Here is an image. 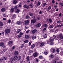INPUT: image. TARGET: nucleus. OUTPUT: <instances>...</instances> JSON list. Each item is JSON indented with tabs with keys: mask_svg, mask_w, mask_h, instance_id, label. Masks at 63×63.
<instances>
[{
	"mask_svg": "<svg viewBox=\"0 0 63 63\" xmlns=\"http://www.w3.org/2000/svg\"><path fill=\"white\" fill-rule=\"evenodd\" d=\"M11 20H8V23H10V22H11Z\"/></svg>",
	"mask_w": 63,
	"mask_h": 63,
	"instance_id": "59",
	"label": "nucleus"
},
{
	"mask_svg": "<svg viewBox=\"0 0 63 63\" xmlns=\"http://www.w3.org/2000/svg\"><path fill=\"white\" fill-rule=\"evenodd\" d=\"M24 43H28V40H25L24 41Z\"/></svg>",
	"mask_w": 63,
	"mask_h": 63,
	"instance_id": "41",
	"label": "nucleus"
},
{
	"mask_svg": "<svg viewBox=\"0 0 63 63\" xmlns=\"http://www.w3.org/2000/svg\"><path fill=\"white\" fill-rule=\"evenodd\" d=\"M41 25L40 23H38L36 25V26L37 27H39L41 26Z\"/></svg>",
	"mask_w": 63,
	"mask_h": 63,
	"instance_id": "21",
	"label": "nucleus"
},
{
	"mask_svg": "<svg viewBox=\"0 0 63 63\" xmlns=\"http://www.w3.org/2000/svg\"><path fill=\"white\" fill-rule=\"evenodd\" d=\"M36 21V20L35 19L32 20H31V22L32 23H35Z\"/></svg>",
	"mask_w": 63,
	"mask_h": 63,
	"instance_id": "7",
	"label": "nucleus"
},
{
	"mask_svg": "<svg viewBox=\"0 0 63 63\" xmlns=\"http://www.w3.org/2000/svg\"><path fill=\"white\" fill-rule=\"evenodd\" d=\"M60 22H61V21L60 20H59L57 21V23H59Z\"/></svg>",
	"mask_w": 63,
	"mask_h": 63,
	"instance_id": "57",
	"label": "nucleus"
},
{
	"mask_svg": "<svg viewBox=\"0 0 63 63\" xmlns=\"http://www.w3.org/2000/svg\"><path fill=\"white\" fill-rule=\"evenodd\" d=\"M21 35H20V34H19L18 35V37L19 38H21Z\"/></svg>",
	"mask_w": 63,
	"mask_h": 63,
	"instance_id": "49",
	"label": "nucleus"
},
{
	"mask_svg": "<svg viewBox=\"0 0 63 63\" xmlns=\"http://www.w3.org/2000/svg\"><path fill=\"white\" fill-rule=\"evenodd\" d=\"M7 51V49H4L3 50V51H4V52H5V51Z\"/></svg>",
	"mask_w": 63,
	"mask_h": 63,
	"instance_id": "55",
	"label": "nucleus"
},
{
	"mask_svg": "<svg viewBox=\"0 0 63 63\" xmlns=\"http://www.w3.org/2000/svg\"><path fill=\"white\" fill-rule=\"evenodd\" d=\"M20 11V10H19L17 9L15 11V13L17 14V13H19V12Z\"/></svg>",
	"mask_w": 63,
	"mask_h": 63,
	"instance_id": "16",
	"label": "nucleus"
},
{
	"mask_svg": "<svg viewBox=\"0 0 63 63\" xmlns=\"http://www.w3.org/2000/svg\"><path fill=\"white\" fill-rule=\"evenodd\" d=\"M47 5V4L46 3H44L43 4V7H45Z\"/></svg>",
	"mask_w": 63,
	"mask_h": 63,
	"instance_id": "31",
	"label": "nucleus"
},
{
	"mask_svg": "<svg viewBox=\"0 0 63 63\" xmlns=\"http://www.w3.org/2000/svg\"><path fill=\"white\" fill-rule=\"evenodd\" d=\"M35 44H34L32 45L31 46V48H33L34 47H35Z\"/></svg>",
	"mask_w": 63,
	"mask_h": 63,
	"instance_id": "26",
	"label": "nucleus"
},
{
	"mask_svg": "<svg viewBox=\"0 0 63 63\" xmlns=\"http://www.w3.org/2000/svg\"><path fill=\"white\" fill-rule=\"evenodd\" d=\"M43 26L44 27H47L48 25L47 24H44Z\"/></svg>",
	"mask_w": 63,
	"mask_h": 63,
	"instance_id": "27",
	"label": "nucleus"
},
{
	"mask_svg": "<svg viewBox=\"0 0 63 63\" xmlns=\"http://www.w3.org/2000/svg\"><path fill=\"white\" fill-rule=\"evenodd\" d=\"M37 32V30L36 29H34L32 31V33L33 34H34L35 33H36Z\"/></svg>",
	"mask_w": 63,
	"mask_h": 63,
	"instance_id": "6",
	"label": "nucleus"
},
{
	"mask_svg": "<svg viewBox=\"0 0 63 63\" xmlns=\"http://www.w3.org/2000/svg\"><path fill=\"white\" fill-rule=\"evenodd\" d=\"M13 3L14 4H16L17 3V1L16 0H14L13 1Z\"/></svg>",
	"mask_w": 63,
	"mask_h": 63,
	"instance_id": "32",
	"label": "nucleus"
},
{
	"mask_svg": "<svg viewBox=\"0 0 63 63\" xmlns=\"http://www.w3.org/2000/svg\"><path fill=\"white\" fill-rule=\"evenodd\" d=\"M19 34H20V35H23V34L22 32H20Z\"/></svg>",
	"mask_w": 63,
	"mask_h": 63,
	"instance_id": "52",
	"label": "nucleus"
},
{
	"mask_svg": "<svg viewBox=\"0 0 63 63\" xmlns=\"http://www.w3.org/2000/svg\"><path fill=\"white\" fill-rule=\"evenodd\" d=\"M29 23V20H26V21L25 22V24H27L28 23Z\"/></svg>",
	"mask_w": 63,
	"mask_h": 63,
	"instance_id": "15",
	"label": "nucleus"
},
{
	"mask_svg": "<svg viewBox=\"0 0 63 63\" xmlns=\"http://www.w3.org/2000/svg\"><path fill=\"white\" fill-rule=\"evenodd\" d=\"M11 11L12 12H13L14 11V8H12L11 9Z\"/></svg>",
	"mask_w": 63,
	"mask_h": 63,
	"instance_id": "47",
	"label": "nucleus"
},
{
	"mask_svg": "<svg viewBox=\"0 0 63 63\" xmlns=\"http://www.w3.org/2000/svg\"><path fill=\"white\" fill-rule=\"evenodd\" d=\"M7 59V57H4L2 58V60H5Z\"/></svg>",
	"mask_w": 63,
	"mask_h": 63,
	"instance_id": "25",
	"label": "nucleus"
},
{
	"mask_svg": "<svg viewBox=\"0 0 63 63\" xmlns=\"http://www.w3.org/2000/svg\"><path fill=\"white\" fill-rule=\"evenodd\" d=\"M18 57V56L16 55L14 57V59L15 60H16L17 59V58Z\"/></svg>",
	"mask_w": 63,
	"mask_h": 63,
	"instance_id": "11",
	"label": "nucleus"
},
{
	"mask_svg": "<svg viewBox=\"0 0 63 63\" xmlns=\"http://www.w3.org/2000/svg\"><path fill=\"white\" fill-rule=\"evenodd\" d=\"M43 13V12L41 11H40L39 12V14H40V15H41V14H42Z\"/></svg>",
	"mask_w": 63,
	"mask_h": 63,
	"instance_id": "50",
	"label": "nucleus"
},
{
	"mask_svg": "<svg viewBox=\"0 0 63 63\" xmlns=\"http://www.w3.org/2000/svg\"><path fill=\"white\" fill-rule=\"evenodd\" d=\"M22 23V22L21 21H18L17 22L16 24L17 25H20Z\"/></svg>",
	"mask_w": 63,
	"mask_h": 63,
	"instance_id": "9",
	"label": "nucleus"
},
{
	"mask_svg": "<svg viewBox=\"0 0 63 63\" xmlns=\"http://www.w3.org/2000/svg\"><path fill=\"white\" fill-rule=\"evenodd\" d=\"M37 5V6H40V5H41V2H40V1H38Z\"/></svg>",
	"mask_w": 63,
	"mask_h": 63,
	"instance_id": "22",
	"label": "nucleus"
},
{
	"mask_svg": "<svg viewBox=\"0 0 63 63\" xmlns=\"http://www.w3.org/2000/svg\"><path fill=\"white\" fill-rule=\"evenodd\" d=\"M33 5V3H32L30 4V5H29V6H32Z\"/></svg>",
	"mask_w": 63,
	"mask_h": 63,
	"instance_id": "61",
	"label": "nucleus"
},
{
	"mask_svg": "<svg viewBox=\"0 0 63 63\" xmlns=\"http://www.w3.org/2000/svg\"><path fill=\"white\" fill-rule=\"evenodd\" d=\"M46 44H49L50 45H53L54 44V43L53 42H50L49 41L46 42Z\"/></svg>",
	"mask_w": 63,
	"mask_h": 63,
	"instance_id": "3",
	"label": "nucleus"
},
{
	"mask_svg": "<svg viewBox=\"0 0 63 63\" xmlns=\"http://www.w3.org/2000/svg\"><path fill=\"white\" fill-rule=\"evenodd\" d=\"M51 50H52V52L53 53H54V52H55V51H56L55 49V48H51Z\"/></svg>",
	"mask_w": 63,
	"mask_h": 63,
	"instance_id": "12",
	"label": "nucleus"
},
{
	"mask_svg": "<svg viewBox=\"0 0 63 63\" xmlns=\"http://www.w3.org/2000/svg\"><path fill=\"white\" fill-rule=\"evenodd\" d=\"M14 8L15 9H17L18 8V7H17V5L15 6L14 7Z\"/></svg>",
	"mask_w": 63,
	"mask_h": 63,
	"instance_id": "40",
	"label": "nucleus"
},
{
	"mask_svg": "<svg viewBox=\"0 0 63 63\" xmlns=\"http://www.w3.org/2000/svg\"><path fill=\"white\" fill-rule=\"evenodd\" d=\"M36 62H39V60H38V59H36Z\"/></svg>",
	"mask_w": 63,
	"mask_h": 63,
	"instance_id": "63",
	"label": "nucleus"
},
{
	"mask_svg": "<svg viewBox=\"0 0 63 63\" xmlns=\"http://www.w3.org/2000/svg\"><path fill=\"white\" fill-rule=\"evenodd\" d=\"M20 31H21V30L20 29H18L17 31V33H19L20 32Z\"/></svg>",
	"mask_w": 63,
	"mask_h": 63,
	"instance_id": "29",
	"label": "nucleus"
},
{
	"mask_svg": "<svg viewBox=\"0 0 63 63\" xmlns=\"http://www.w3.org/2000/svg\"><path fill=\"white\" fill-rule=\"evenodd\" d=\"M14 58H11L10 59V61L11 62H13L14 61Z\"/></svg>",
	"mask_w": 63,
	"mask_h": 63,
	"instance_id": "39",
	"label": "nucleus"
},
{
	"mask_svg": "<svg viewBox=\"0 0 63 63\" xmlns=\"http://www.w3.org/2000/svg\"><path fill=\"white\" fill-rule=\"evenodd\" d=\"M29 53H33V50H29Z\"/></svg>",
	"mask_w": 63,
	"mask_h": 63,
	"instance_id": "34",
	"label": "nucleus"
},
{
	"mask_svg": "<svg viewBox=\"0 0 63 63\" xmlns=\"http://www.w3.org/2000/svg\"><path fill=\"white\" fill-rule=\"evenodd\" d=\"M41 19V18H40V17L39 16H38L36 18V20H40Z\"/></svg>",
	"mask_w": 63,
	"mask_h": 63,
	"instance_id": "28",
	"label": "nucleus"
},
{
	"mask_svg": "<svg viewBox=\"0 0 63 63\" xmlns=\"http://www.w3.org/2000/svg\"><path fill=\"white\" fill-rule=\"evenodd\" d=\"M59 37H60V38L61 39H62L63 38L62 35V34H60L59 35Z\"/></svg>",
	"mask_w": 63,
	"mask_h": 63,
	"instance_id": "10",
	"label": "nucleus"
},
{
	"mask_svg": "<svg viewBox=\"0 0 63 63\" xmlns=\"http://www.w3.org/2000/svg\"><path fill=\"white\" fill-rule=\"evenodd\" d=\"M0 25L1 26H2L3 25V23L1 22L0 23Z\"/></svg>",
	"mask_w": 63,
	"mask_h": 63,
	"instance_id": "43",
	"label": "nucleus"
},
{
	"mask_svg": "<svg viewBox=\"0 0 63 63\" xmlns=\"http://www.w3.org/2000/svg\"><path fill=\"white\" fill-rule=\"evenodd\" d=\"M21 57L20 56H18V57H17V59L18 60H19L21 59Z\"/></svg>",
	"mask_w": 63,
	"mask_h": 63,
	"instance_id": "23",
	"label": "nucleus"
},
{
	"mask_svg": "<svg viewBox=\"0 0 63 63\" xmlns=\"http://www.w3.org/2000/svg\"><path fill=\"white\" fill-rule=\"evenodd\" d=\"M15 47H16L15 46H13L12 48V49L14 50V49L15 48Z\"/></svg>",
	"mask_w": 63,
	"mask_h": 63,
	"instance_id": "48",
	"label": "nucleus"
},
{
	"mask_svg": "<svg viewBox=\"0 0 63 63\" xmlns=\"http://www.w3.org/2000/svg\"><path fill=\"white\" fill-rule=\"evenodd\" d=\"M10 30L9 29H7L5 30V33L6 34H9L10 32Z\"/></svg>",
	"mask_w": 63,
	"mask_h": 63,
	"instance_id": "1",
	"label": "nucleus"
},
{
	"mask_svg": "<svg viewBox=\"0 0 63 63\" xmlns=\"http://www.w3.org/2000/svg\"><path fill=\"white\" fill-rule=\"evenodd\" d=\"M13 18H16V14H14L13 16Z\"/></svg>",
	"mask_w": 63,
	"mask_h": 63,
	"instance_id": "35",
	"label": "nucleus"
},
{
	"mask_svg": "<svg viewBox=\"0 0 63 63\" xmlns=\"http://www.w3.org/2000/svg\"><path fill=\"white\" fill-rule=\"evenodd\" d=\"M39 57L40 59H43V56H40Z\"/></svg>",
	"mask_w": 63,
	"mask_h": 63,
	"instance_id": "45",
	"label": "nucleus"
},
{
	"mask_svg": "<svg viewBox=\"0 0 63 63\" xmlns=\"http://www.w3.org/2000/svg\"><path fill=\"white\" fill-rule=\"evenodd\" d=\"M26 19H29V18H30V16H29L27 15L26 16Z\"/></svg>",
	"mask_w": 63,
	"mask_h": 63,
	"instance_id": "30",
	"label": "nucleus"
},
{
	"mask_svg": "<svg viewBox=\"0 0 63 63\" xmlns=\"http://www.w3.org/2000/svg\"><path fill=\"white\" fill-rule=\"evenodd\" d=\"M38 55V54L37 52H35L33 54L34 57H37Z\"/></svg>",
	"mask_w": 63,
	"mask_h": 63,
	"instance_id": "5",
	"label": "nucleus"
},
{
	"mask_svg": "<svg viewBox=\"0 0 63 63\" xmlns=\"http://www.w3.org/2000/svg\"><path fill=\"white\" fill-rule=\"evenodd\" d=\"M45 43L44 42H42L40 44V46L41 47H43Z\"/></svg>",
	"mask_w": 63,
	"mask_h": 63,
	"instance_id": "17",
	"label": "nucleus"
},
{
	"mask_svg": "<svg viewBox=\"0 0 63 63\" xmlns=\"http://www.w3.org/2000/svg\"><path fill=\"white\" fill-rule=\"evenodd\" d=\"M47 30V28H45L43 29V31H45V30Z\"/></svg>",
	"mask_w": 63,
	"mask_h": 63,
	"instance_id": "58",
	"label": "nucleus"
},
{
	"mask_svg": "<svg viewBox=\"0 0 63 63\" xmlns=\"http://www.w3.org/2000/svg\"><path fill=\"white\" fill-rule=\"evenodd\" d=\"M44 53H45V55H47V54H48V52L47 51H45V52H44Z\"/></svg>",
	"mask_w": 63,
	"mask_h": 63,
	"instance_id": "37",
	"label": "nucleus"
},
{
	"mask_svg": "<svg viewBox=\"0 0 63 63\" xmlns=\"http://www.w3.org/2000/svg\"><path fill=\"white\" fill-rule=\"evenodd\" d=\"M29 15L30 16H33V13H30Z\"/></svg>",
	"mask_w": 63,
	"mask_h": 63,
	"instance_id": "42",
	"label": "nucleus"
},
{
	"mask_svg": "<svg viewBox=\"0 0 63 63\" xmlns=\"http://www.w3.org/2000/svg\"><path fill=\"white\" fill-rule=\"evenodd\" d=\"M24 8H26V9H29V6H28L27 5H25L23 6Z\"/></svg>",
	"mask_w": 63,
	"mask_h": 63,
	"instance_id": "8",
	"label": "nucleus"
},
{
	"mask_svg": "<svg viewBox=\"0 0 63 63\" xmlns=\"http://www.w3.org/2000/svg\"><path fill=\"white\" fill-rule=\"evenodd\" d=\"M57 27H61V25H57Z\"/></svg>",
	"mask_w": 63,
	"mask_h": 63,
	"instance_id": "54",
	"label": "nucleus"
},
{
	"mask_svg": "<svg viewBox=\"0 0 63 63\" xmlns=\"http://www.w3.org/2000/svg\"><path fill=\"white\" fill-rule=\"evenodd\" d=\"M49 28H53V25H50L49 26Z\"/></svg>",
	"mask_w": 63,
	"mask_h": 63,
	"instance_id": "38",
	"label": "nucleus"
},
{
	"mask_svg": "<svg viewBox=\"0 0 63 63\" xmlns=\"http://www.w3.org/2000/svg\"><path fill=\"white\" fill-rule=\"evenodd\" d=\"M2 15L3 16H4V17H6V15L5 14H2Z\"/></svg>",
	"mask_w": 63,
	"mask_h": 63,
	"instance_id": "60",
	"label": "nucleus"
},
{
	"mask_svg": "<svg viewBox=\"0 0 63 63\" xmlns=\"http://www.w3.org/2000/svg\"><path fill=\"white\" fill-rule=\"evenodd\" d=\"M21 3H20L18 5V7L19 8V7H21Z\"/></svg>",
	"mask_w": 63,
	"mask_h": 63,
	"instance_id": "36",
	"label": "nucleus"
},
{
	"mask_svg": "<svg viewBox=\"0 0 63 63\" xmlns=\"http://www.w3.org/2000/svg\"><path fill=\"white\" fill-rule=\"evenodd\" d=\"M52 3L54 4L55 3V1L54 0H52Z\"/></svg>",
	"mask_w": 63,
	"mask_h": 63,
	"instance_id": "56",
	"label": "nucleus"
},
{
	"mask_svg": "<svg viewBox=\"0 0 63 63\" xmlns=\"http://www.w3.org/2000/svg\"><path fill=\"white\" fill-rule=\"evenodd\" d=\"M56 51L58 53H59V49L58 48L56 50Z\"/></svg>",
	"mask_w": 63,
	"mask_h": 63,
	"instance_id": "44",
	"label": "nucleus"
},
{
	"mask_svg": "<svg viewBox=\"0 0 63 63\" xmlns=\"http://www.w3.org/2000/svg\"><path fill=\"white\" fill-rule=\"evenodd\" d=\"M51 9V7L50 6H49L48 7V8L47 9V11H49V10H50Z\"/></svg>",
	"mask_w": 63,
	"mask_h": 63,
	"instance_id": "14",
	"label": "nucleus"
},
{
	"mask_svg": "<svg viewBox=\"0 0 63 63\" xmlns=\"http://www.w3.org/2000/svg\"><path fill=\"white\" fill-rule=\"evenodd\" d=\"M8 44L10 47H12L13 45V42L12 41H10L9 42Z\"/></svg>",
	"mask_w": 63,
	"mask_h": 63,
	"instance_id": "2",
	"label": "nucleus"
},
{
	"mask_svg": "<svg viewBox=\"0 0 63 63\" xmlns=\"http://www.w3.org/2000/svg\"><path fill=\"white\" fill-rule=\"evenodd\" d=\"M15 54L16 55H18V52L17 51H16L15 52Z\"/></svg>",
	"mask_w": 63,
	"mask_h": 63,
	"instance_id": "18",
	"label": "nucleus"
},
{
	"mask_svg": "<svg viewBox=\"0 0 63 63\" xmlns=\"http://www.w3.org/2000/svg\"><path fill=\"white\" fill-rule=\"evenodd\" d=\"M59 4L60 5H61V6H63V3H61V2H60L59 3Z\"/></svg>",
	"mask_w": 63,
	"mask_h": 63,
	"instance_id": "46",
	"label": "nucleus"
},
{
	"mask_svg": "<svg viewBox=\"0 0 63 63\" xmlns=\"http://www.w3.org/2000/svg\"><path fill=\"white\" fill-rule=\"evenodd\" d=\"M49 57L51 58H53L54 57V56L52 54H51L50 55Z\"/></svg>",
	"mask_w": 63,
	"mask_h": 63,
	"instance_id": "19",
	"label": "nucleus"
},
{
	"mask_svg": "<svg viewBox=\"0 0 63 63\" xmlns=\"http://www.w3.org/2000/svg\"><path fill=\"white\" fill-rule=\"evenodd\" d=\"M0 47H5V45H4V43H1L0 44Z\"/></svg>",
	"mask_w": 63,
	"mask_h": 63,
	"instance_id": "4",
	"label": "nucleus"
},
{
	"mask_svg": "<svg viewBox=\"0 0 63 63\" xmlns=\"http://www.w3.org/2000/svg\"><path fill=\"white\" fill-rule=\"evenodd\" d=\"M62 16V14L61 13H60L59 15V16Z\"/></svg>",
	"mask_w": 63,
	"mask_h": 63,
	"instance_id": "62",
	"label": "nucleus"
},
{
	"mask_svg": "<svg viewBox=\"0 0 63 63\" xmlns=\"http://www.w3.org/2000/svg\"><path fill=\"white\" fill-rule=\"evenodd\" d=\"M49 21L50 22H52V20H51V19H49Z\"/></svg>",
	"mask_w": 63,
	"mask_h": 63,
	"instance_id": "53",
	"label": "nucleus"
},
{
	"mask_svg": "<svg viewBox=\"0 0 63 63\" xmlns=\"http://www.w3.org/2000/svg\"><path fill=\"white\" fill-rule=\"evenodd\" d=\"M54 41V39H51L50 40V42H53Z\"/></svg>",
	"mask_w": 63,
	"mask_h": 63,
	"instance_id": "51",
	"label": "nucleus"
},
{
	"mask_svg": "<svg viewBox=\"0 0 63 63\" xmlns=\"http://www.w3.org/2000/svg\"><path fill=\"white\" fill-rule=\"evenodd\" d=\"M25 37L26 39H28L29 38V36L28 35H26L25 36Z\"/></svg>",
	"mask_w": 63,
	"mask_h": 63,
	"instance_id": "24",
	"label": "nucleus"
},
{
	"mask_svg": "<svg viewBox=\"0 0 63 63\" xmlns=\"http://www.w3.org/2000/svg\"><path fill=\"white\" fill-rule=\"evenodd\" d=\"M6 11V9L4 8H3L1 9V11L2 12H5Z\"/></svg>",
	"mask_w": 63,
	"mask_h": 63,
	"instance_id": "13",
	"label": "nucleus"
},
{
	"mask_svg": "<svg viewBox=\"0 0 63 63\" xmlns=\"http://www.w3.org/2000/svg\"><path fill=\"white\" fill-rule=\"evenodd\" d=\"M57 6L54 5V8H57Z\"/></svg>",
	"mask_w": 63,
	"mask_h": 63,
	"instance_id": "64",
	"label": "nucleus"
},
{
	"mask_svg": "<svg viewBox=\"0 0 63 63\" xmlns=\"http://www.w3.org/2000/svg\"><path fill=\"white\" fill-rule=\"evenodd\" d=\"M26 59L28 61H29L30 60V57L29 56H28L27 57Z\"/></svg>",
	"mask_w": 63,
	"mask_h": 63,
	"instance_id": "20",
	"label": "nucleus"
},
{
	"mask_svg": "<svg viewBox=\"0 0 63 63\" xmlns=\"http://www.w3.org/2000/svg\"><path fill=\"white\" fill-rule=\"evenodd\" d=\"M36 36H34V35L32 37V39H33V40H34V39H36Z\"/></svg>",
	"mask_w": 63,
	"mask_h": 63,
	"instance_id": "33",
	"label": "nucleus"
}]
</instances>
